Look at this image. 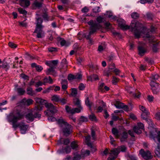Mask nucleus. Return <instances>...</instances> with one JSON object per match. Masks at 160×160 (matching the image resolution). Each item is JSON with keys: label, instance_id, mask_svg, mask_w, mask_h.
<instances>
[{"label": "nucleus", "instance_id": "60", "mask_svg": "<svg viewBox=\"0 0 160 160\" xmlns=\"http://www.w3.org/2000/svg\"><path fill=\"white\" fill-rule=\"evenodd\" d=\"M85 88V86L82 83H81L79 84L78 87L79 89L80 90H83Z\"/></svg>", "mask_w": 160, "mask_h": 160}, {"label": "nucleus", "instance_id": "35", "mask_svg": "<svg viewBox=\"0 0 160 160\" xmlns=\"http://www.w3.org/2000/svg\"><path fill=\"white\" fill-rule=\"evenodd\" d=\"M61 63L63 65V67H64V69H65V70H66L67 68L68 67V65L66 59H63Z\"/></svg>", "mask_w": 160, "mask_h": 160}, {"label": "nucleus", "instance_id": "55", "mask_svg": "<svg viewBox=\"0 0 160 160\" xmlns=\"http://www.w3.org/2000/svg\"><path fill=\"white\" fill-rule=\"evenodd\" d=\"M74 75L72 74H69L68 76V79L69 81H72L74 79H75Z\"/></svg>", "mask_w": 160, "mask_h": 160}, {"label": "nucleus", "instance_id": "31", "mask_svg": "<svg viewBox=\"0 0 160 160\" xmlns=\"http://www.w3.org/2000/svg\"><path fill=\"white\" fill-rule=\"evenodd\" d=\"M66 110L67 112L73 114L74 113V108H71L69 106H66Z\"/></svg>", "mask_w": 160, "mask_h": 160}, {"label": "nucleus", "instance_id": "34", "mask_svg": "<svg viewBox=\"0 0 160 160\" xmlns=\"http://www.w3.org/2000/svg\"><path fill=\"white\" fill-rule=\"evenodd\" d=\"M17 91L18 94L20 95H23L25 92V91L21 88H17Z\"/></svg>", "mask_w": 160, "mask_h": 160}, {"label": "nucleus", "instance_id": "25", "mask_svg": "<svg viewBox=\"0 0 160 160\" xmlns=\"http://www.w3.org/2000/svg\"><path fill=\"white\" fill-rule=\"evenodd\" d=\"M70 141L68 139H66L63 140V139L62 138L60 140L58 141V144H62L63 143L64 145H68Z\"/></svg>", "mask_w": 160, "mask_h": 160}, {"label": "nucleus", "instance_id": "50", "mask_svg": "<svg viewBox=\"0 0 160 160\" xmlns=\"http://www.w3.org/2000/svg\"><path fill=\"white\" fill-rule=\"evenodd\" d=\"M53 86H51L48 88H47V89H46V90H44L43 92V93H48L50 92V90H53Z\"/></svg>", "mask_w": 160, "mask_h": 160}, {"label": "nucleus", "instance_id": "61", "mask_svg": "<svg viewBox=\"0 0 160 160\" xmlns=\"http://www.w3.org/2000/svg\"><path fill=\"white\" fill-rule=\"evenodd\" d=\"M64 151L67 153H69L71 151V149L69 146H67L64 149Z\"/></svg>", "mask_w": 160, "mask_h": 160}, {"label": "nucleus", "instance_id": "62", "mask_svg": "<svg viewBox=\"0 0 160 160\" xmlns=\"http://www.w3.org/2000/svg\"><path fill=\"white\" fill-rule=\"evenodd\" d=\"M8 45L10 47L12 48H15L17 47V45L12 42H9Z\"/></svg>", "mask_w": 160, "mask_h": 160}, {"label": "nucleus", "instance_id": "21", "mask_svg": "<svg viewBox=\"0 0 160 160\" xmlns=\"http://www.w3.org/2000/svg\"><path fill=\"white\" fill-rule=\"evenodd\" d=\"M20 5L22 7H27L30 5V2L28 0H21Z\"/></svg>", "mask_w": 160, "mask_h": 160}, {"label": "nucleus", "instance_id": "38", "mask_svg": "<svg viewBox=\"0 0 160 160\" xmlns=\"http://www.w3.org/2000/svg\"><path fill=\"white\" fill-rule=\"evenodd\" d=\"M74 104L77 106H81L80 105V101L78 98H75L73 99Z\"/></svg>", "mask_w": 160, "mask_h": 160}, {"label": "nucleus", "instance_id": "41", "mask_svg": "<svg viewBox=\"0 0 160 160\" xmlns=\"http://www.w3.org/2000/svg\"><path fill=\"white\" fill-rule=\"evenodd\" d=\"M131 16L134 19H137L139 17V14L137 12H133L132 13Z\"/></svg>", "mask_w": 160, "mask_h": 160}, {"label": "nucleus", "instance_id": "33", "mask_svg": "<svg viewBox=\"0 0 160 160\" xmlns=\"http://www.w3.org/2000/svg\"><path fill=\"white\" fill-rule=\"evenodd\" d=\"M71 95L73 97H76L78 93L77 89L75 88H71Z\"/></svg>", "mask_w": 160, "mask_h": 160}, {"label": "nucleus", "instance_id": "17", "mask_svg": "<svg viewBox=\"0 0 160 160\" xmlns=\"http://www.w3.org/2000/svg\"><path fill=\"white\" fill-rule=\"evenodd\" d=\"M128 133L126 131H124L121 134V136L120 137V141L121 142H123L125 141L128 137Z\"/></svg>", "mask_w": 160, "mask_h": 160}, {"label": "nucleus", "instance_id": "6", "mask_svg": "<svg viewBox=\"0 0 160 160\" xmlns=\"http://www.w3.org/2000/svg\"><path fill=\"white\" fill-rule=\"evenodd\" d=\"M37 104L36 105L34 109L36 111H40L42 109L43 105L45 104V102L46 101L42 99L36 98H35Z\"/></svg>", "mask_w": 160, "mask_h": 160}, {"label": "nucleus", "instance_id": "42", "mask_svg": "<svg viewBox=\"0 0 160 160\" xmlns=\"http://www.w3.org/2000/svg\"><path fill=\"white\" fill-rule=\"evenodd\" d=\"M2 68L3 69H5L7 71L9 68V66L7 62L4 63L3 62L2 64Z\"/></svg>", "mask_w": 160, "mask_h": 160}, {"label": "nucleus", "instance_id": "12", "mask_svg": "<svg viewBox=\"0 0 160 160\" xmlns=\"http://www.w3.org/2000/svg\"><path fill=\"white\" fill-rule=\"evenodd\" d=\"M144 128V125L141 122H138L137 125L135 126L133 128L134 132L138 134H140L142 133V130Z\"/></svg>", "mask_w": 160, "mask_h": 160}, {"label": "nucleus", "instance_id": "14", "mask_svg": "<svg viewBox=\"0 0 160 160\" xmlns=\"http://www.w3.org/2000/svg\"><path fill=\"white\" fill-rule=\"evenodd\" d=\"M139 107V109L142 112L141 115L142 118L143 119H146L147 116L150 114L149 112L144 106L140 105Z\"/></svg>", "mask_w": 160, "mask_h": 160}, {"label": "nucleus", "instance_id": "46", "mask_svg": "<svg viewBox=\"0 0 160 160\" xmlns=\"http://www.w3.org/2000/svg\"><path fill=\"white\" fill-rule=\"evenodd\" d=\"M71 147L72 149H76L78 147L76 142L75 141L72 142L71 143Z\"/></svg>", "mask_w": 160, "mask_h": 160}, {"label": "nucleus", "instance_id": "15", "mask_svg": "<svg viewBox=\"0 0 160 160\" xmlns=\"http://www.w3.org/2000/svg\"><path fill=\"white\" fill-rule=\"evenodd\" d=\"M33 102V101L31 98L27 99L24 98L21 100L20 102V104L25 106H29L32 104Z\"/></svg>", "mask_w": 160, "mask_h": 160}, {"label": "nucleus", "instance_id": "5", "mask_svg": "<svg viewBox=\"0 0 160 160\" xmlns=\"http://www.w3.org/2000/svg\"><path fill=\"white\" fill-rule=\"evenodd\" d=\"M45 105L47 108V110L44 111L45 114L47 116H50V114H54L57 112V110L55 107L51 103L45 102Z\"/></svg>", "mask_w": 160, "mask_h": 160}, {"label": "nucleus", "instance_id": "48", "mask_svg": "<svg viewBox=\"0 0 160 160\" xmlns=\"http://www.w3.org/2000/svg\"><path fill=\"white\" fill-rule=\"evenodd\" d=\"M90 154V152L88 150H86L85 151L82 152L81 155L82 157H85L89 155Z\"/></svg>", "mask_w": 160, "mask_h": 160}, {"label": "nucleus", "instance_id": "32", "mask_svg": "<svg viewBox=\"0 0 160 160\" xmlns=\"http://www.w3.org/2000/svg\"><path fill=\"white\" fill-rule=\"evenodd\" d=\"M60 98L59 96L55 95L53 96L52 97L51 100L53 102H59Z\"/></svg>", "mask_w": 160, "mask_h": 160}, {"label": "nucleus", "instance_id": "51", "mask_svg": "<svg viewBox=\"0 0 160 160\" xmlns=\"http://www.w3.org/2000/svg\"><path fill=\"white\" fill-rule=\"evenodd\" d=\"M118 149L121 151L124 152L126 151L127 148L125 146L122 145L119 147Z\"/></svg>", "mask_w": 160, "mask_h": 160}, {"label": "nucleus", "instance_id": "23", "mask_svg": "<svg viewBox=\"0 0 160 160\" xmlns=\"http://www.w3.org/2000/svg\"><path fill=\"white\" fill-rule=\"evenodd\" d=\"M138 50L139 54L141 56L143 55L146 52V49L142 47H139Z\"/></svg>", "mask_w": 160, "mask_h": 160}, {"label": "nucleus", "instance_id": "7", "mask_svg": "<svg viewBox=\"0 0 160 160\" xmlns=\"http://www.w3.org/2000/svg\"><path fill=\"white\" fill-rule=\"evenodd\" d=\"M88 23L91 25L90 33L96 32L97 29H100L101 27V25L99 24L94 23L92 20H91L88 22Z\"/></svg>", "mask_w": 160, "mask_h": 160}, {"label": "nucleus", "instance_id": "37", "mask_svg": "<svg viewBox=\"0 0 160 160\" xmlns=\"http://www.w3.org/2000/svg\"><path fill=\"white\" fill-rule=\"evenodd\" d=\"M88 145L91 148L92 152H94L96 150L95 146L90 143H88Z\"/></svg>", "mask_w": 160, "mask_h": 160}, {"label": "nucleus", "instance_id": "22", "mask_svg": "<svg viewBox=\"0 0 160 160\" xmlns=\"http://www.w3.org/2000/svg\"><path fill=\"white\" fill-rule=\"evenodd\" d=\"M43 82L44 85H45L46 83H49L52 84L53 82V81L51 78L50 76H49L48 78H45L43 79Z\"/></svg>", "mask_w": 160, "mask_h": 160}, {"label": "nucleus", "instance_id": "36", "mask_svg": "<svg viewBox=\"0 0 160 160\" xmlns=\"http://www.w3.org/2000/svg\"><path fill=\"white\" fill-rule=\"evenodd\" d=\"M95 32H93L91 33H90V31L88 34L87 35L85 36V37L87 39L89 40V42L92 44V40L90 39L91 37V35L93 34L94 33H95Z\"/></svg>", "mask_w": 160, "mask_h": 160}, {"label": "nucleus", "instance_id": "47", "mask_svg": "<svg viewBox=\"0 0 160 160\" xmlns=\"http://www.w3.org/2000/svg\"><path fill=\"white\" fill-rule=\"evenodd\" d=\"M89 118L92 121H95L96 120V118L95 115L92 113L91 115L89 116Z\"/></svg>", "mask_w": 160, "mask_h": 160}, {"label": "nucleus", "instance_id": "49", "mask_svg": "<svg viewBox=\"0 0 160 160\" xmlns=\"http://www.w3.org/2000/svg\"><path fill=\"white\" fill-rule=\"evenodd\" d=\"M44 85L43 82H42L40 81L36 82L35 84V86L36 88H38L39 86H42V85Z\"/></svg>", "mask_w": 160, "mask_h": 160}, {"label": "nucleus", "instance_id": "1", "mask_svg": "<svg viewBox=\"0 0 160 160\" xmlns=\"http://www.w3.org/2000/svg\"><path fill=\"white\" fill-rule=\"evenodd\" d=\"M119 27L122 29L126 30L130 29L132 31L134 32V35L136 38L140 37L142 31L144 30L143 25L138 22L135 23H131L130 26L125 24V21L121 19L118 20Z\"/></svg>", "mask_w": 160, "mask_h": 160}, {"label": "nucleus", "instance_id": "24", "mask_svg": "<svg viewBox=\"0 0 160 160\" xmlns=\"http://www.w3.org/2000/svg\"><path fill=\"white\" fill-rule=\"evenodd\" d=\"M114 105L118 108H122L124 107V104L119 101H116L114 104Z\"/></svg>", "mask_w": 160, "mask_h": 160}, {"label": "nucleus", "instance_id": "58", "mask_svg": "<svg viewBox=\"0 0 160 160\" xmlns=\"http://www.w3.org/2000/svg\"><path fill=\"white\" fill-rule=\"evenodd\" d=\"M53 114H49L50 116H48L49 117L48 118V120L49 121H54L56 120L55 118L52 117V115H53Z\"/></svg>", "mask_w": 160, "mask_h": 160}, {"label": "nucleus", "instance_id": "20", "mask_svg": "<svg viewBox=\"0 0 160 160\" xmlns=\"http://www.w3.org/2000/svg\"><path fill=\"white\" fill-rule=\"evenodd\" d=\"M27 94L28 95L33 96L36 94V93L33 90L32 88L30 87H28L27 88Z\"/></svg>", "mask_w": 160, "mask_h": 160}, {"label": "nucleus", "instance_id": "13", "mask_svg": "<svg viewBox=\"0 0 160 160\" xmlns=\"http://www.w3.org/2000/svg\"><path fill=\"white\" fill-rule=\"evenodd\" d=\"M119 153V151L117 149L112 150L109 153L110 157L108 158V160H114L117 157Z\"/></svg>", "mask_w": 160, "mask_h": 160}, {"label": "nucleus", "instance_id": "59", "mask_svg": "<svg viewBox=\"0 0 160 160\" xmlns=\"http://www.w3.org/2000/svg\"><path fill=\"white\" fill-rule=\"evenodd\" d=\"M75 79L77 80H80L81 79L82 77V75L80 74H78L76 75H74Z\"/></svg>", "mask_w": 160, "mask_h": 160}, {"label": "nucleus", "instance_id": "54", "mask_svg": "<svg viewBox=\"0 0 160 160\" xmlns=\"http://www.w3.org/2000/svg\"><path fill=\"white\" fill-rule=\"evenodd\" d=\"M78 108H74V113L75 112L78 113L80 112L81 110L82 109V108L81 106H78Z\"/></svg>", "mask_w": 160, "mask_h": 160}, {"label": "nucleus", "instance_id": "10", "mask_svg": "<svg viewBox=\"0 0 160 160\" xmlns=\"http://www.w3.org/2000/svg\"><path fill=\"white\" fill-rule=\"evenodd\" d=\"M16 126H17L14 128H16L19 127L20 128L21 133L22 134L25 133L28 128V125H25V123L23 122L18 123L17 124H16Z\"/></svg>", "mask_w": 160, "mask_h": 160}, {"label": "nucleus", "instance_id": "19", "mask_svg": "<svg viewBox=\"0 0 160 160\" xmlns=\"http://www.w3.org/2000/svg\"><path fill=\"white\" fill-rule=\"evenodd\" d=\"M112 68H111V66L109 67L108 70H105L103 72V75L104 76L107 77H109V75L112 74Z\"/></svg>", "mask_w": 160, "mask_h": 160}, {"label": "nucleus", "instance_id": "11", "mask_svg": "<svg viewBox=\"0 0 160 160\" xmlns=\"http://www.w3.org/2000/svg\"><path fill=\"white\" fill-rule=\"evenodd\" d=\"M150 86L152 92L154 94H157L159 92L160 88L158 83L152 82H150Z\"/></svg>", "mask_w": 160, "mask_h": 160}, {"label": "nucleus", "instance_id": "3", "mask_svg": "<svg viewBox=\"0 0 160 160\" xmlns=\"http://www.w3.org/2000/svg\"><path fill=\"white\" fill-rule=\"evenodd\" d=\"M57 122L59 126L62 127V131L64 135L68 136L72 132V126L68 123L62 118H60L57 120Z\"/></svg>", "mask_w": 160, "mask_h": 160}, {"label": "nucleus", "instance_id": "53", "mask_svg": "<svg viewBox=\"0 0 160 160\" xmlns=\"http://www.w3.org/2000/svg\"><path fill=\"white\" fill-rule=\"evenodd\" d=\"M79 121L80 122H87L88 121V119L86 118L83 116H82L79 118Z\"/></svg>", "mask_w": 160, "mask_h": 160}, {"label": "nucleus", "instance_id": "9", "mask_svg": "<svg viewBox=\"0 0 160 160\" xmlns=\"http://www.w3.org/2000/svg\"><path fill=\"white\" fill-rule=\"evenodd\" d=\"M41 117V114L38 113H36L33 115L32 113H30L27 114L26 116V118L28 120L27 122H32L34 118H39Z\"/></svg>", "mask_w": 160, "mask_h": 160}, {"label": "nucleus", "instance_id": "8", "mask_svg": "<svg viewBox=\"0 0 160 160\" xmlns=\"http://www.w3.org/2000/svg\"><path fill=\"white\" fill-rule=\"evenodd\" d=\"M140 154L142 157L146 160H148L152 158V156L151 155L150 152L149 151L145 152L143 149H142L139 151Z\"/></svg>", "mask_w": 160, "mask_h": 160}, {"label": "nucleus", "instance_id": "30", "mask_svg": "<svg viewBox=\"0 0 160 160\" xmlns=\"http://www.w3.org/2000/svg\"><path fill=\"white\" fill-rule=\"evenodd\" d=\"M99 103L101 104L102 105V107H98L97 109L98 112H101L103 110V108H104L105 106V103H104V102L102 101H100L99 102Z\"/></svg>", "mask_w": 160, "mask_h": 160}, {"label": "nucleus", "instance_id": "4", "mask_svg": "<svg viewBox=\"0 0 160 160\" xmlns=\"http://www.w3.org/2000/svg\"><path fill=\"white\" fill-rule=\"evenodd\" d=\"M36 28L34 33H37V37L38 38H41L44 36V33L42 29L43 26L42 25V19L39 18L37 19Z\"/></svg>", "mask_w": 160, "mask_h": 160}, {"label": "nucleus", "instance_id": "18", "mask_svg": "<svg viewBox=\"0 0 160 160\" xmlns=\"http://www.w3.org/2000/svg\"><path fill=\"white\" fill-rule=\"evenodd\" d=\"M55 68H50L46 71V74L47 75L51 74L53 76H56L57 75V73L55 70Z\"/></svg>", "mask_w": 160, "mask_h": 160}, {"label": "nucleus", "instance_id": "26", "mask_svg": "<svg viewBox=\"0 0 160 160\" xmlns=\"http://www.w3.org/2000/svg\"><path fill=\"white\" fill-rule=\"evenodd\" d=\"M153 42L155 43L153 44L152 50L153 52H156L158 51L159 47L158 43H156L155 41H153Z\"/></svg>", "mask_w": 160, "mask_h": 160}, {"label": "nucleus", "instance_id": "52", "mask_svg": "<svg viewBox=\"0 0 160 160\" xmlns=\"http://www.w3.org/2000/svg\"><path fill=\"white\" fill-rule=\"evenodd\" d=\"M147 118L146 119H145L146 121L148 122V124L150 126H152L153 124V123L152 122V121L149 118H147Z\"/></svg>", "mask_w": 160, "mask_h": 160}, {"label": "nucleus", "instance_id": "29", "mask_svg": "<svg viewBox=\"0 0 160 160\" xmlns=\"http://www.w3.org/2000/svg\"><path fill=\"white\" fill-rule=\"evenodd\" d=\"M159 78V76L157 74H152L151 77V82H155L156 80L158 79Z\"/></svg>", "mask_w": 160, "mask_h": 160}, {"label": "nucleus", "instance_id": "63", "mask_svg": "<svg viewBox=\"0 0 160 160\" xmlns=\"http://www.w3.org/2000/svg\"><path fill=\"white\" fill-rule=\"evenodd\" d=\"M141 94L140 92H138L137 93H135L132 94L133 96L135 98H139Z\"/></svg>", "mask_w": 160, "mask_h": 160}, {"label": "nucleus", "instance_id": "40", "mask_svg": "<svg viewBox=\"0 0 160 160\" xmlns=\"http://www.w3.org/2000/svg\"><path fill=\"white\" fill-rule=\"evenodd\" d=\"M18 11L20 14H23V15H26L27 12L25 9L21 8H18Z\"/></svg>", "mask_w": 160, "mask_h": 160}, {"label": "nucleus", "instance_id": "2", "mask_svg": "<svg viewBox=\"0 0 160 160\" xmlns=\"http://www.w3.org/2000/svg\"><path fill=\"white\" fill-rule=\"evenodd\" d=\"M24 118V114L20 111H15L13 113H10L8 117V121L12 123V127L15 128L17 126L16 124L18 121L21 120Z\"/></svg>", "mask_w": 160, "mask_h": 160}, {"label": "nucleus", "instance_id": "64", "mask_svg": "<svg viewBox=\"0 0 160 160\" xmlns=\"http://www.w3.org/2000/svg\"><path fill=\"white\" fill-rule=\"evenodd\" d=\"M81 156L79 155H75L73 157L72 160H80L81 159Z\"/></svg>", "mask_w": 160, "mask_h": 160}, {"label": "nucleus", "instance_id": "56", "mask_svg": "<svg viewBox=\"0 0 160 160\" xmlns=\"http://www.w3.org/2000/svg\"><path fill=\"white\" fill-rule=\"evenodd\" d=\"M104 18L101 17V16L98 17L97 18V21L99 23H100L103 22Z\"/></svg>", "mask_w": 160, "mask_h": 160}, {"label": "nucleus", "instance_id": "43", "mask_svg": "<svg viewBox=\"0 0 160 160\" xmlns=\"http://www.w3.org/2000/svg\"><path fill=\"white\" fill-rule=\"evenodd\" d=\"M42 3L39 2L37 1L35 2L33 4V6L38 8L41 7L42 6Z\"/></svg>", "mask_w": 160, "mask_h": 160}, {"label": "nucleus", "instance_id": "39", "mask_svg": "<svg viewBox=\"0 0 160 160\" xmlns=\"http://www.w3.org/2000/svg\"><path fill=\"white\" fill-rule=\"evenodd\" d=\"M119 80V79L118 78L116 77L115 76H112V82L113 84H116Z\"/></svg>", "mask_w": 160, "mask_h": 160}, {"label": "nucleus", "instance_id": "16", "mask_svg": "<svg viewBox=\"0 0 160 160\" xmlns=\"http://www.w3.org/2000/svg\"><path fill=\"white\" fill-rule=\"evenodd\" d=\"M58 61L57 60H53L50 61L49 62L47 63V64L50 68H56L57 66Z\"/></svg>", "mask_w": 160, "mask_h": 160}, {"label": "nucleus", "instance_id": "44", "mask_svg": "<svg viewBox=\"0 0 160 160\" xmlns=\"http://www.w3.org/2000/svg\"><path fill=\"white\" fill-rule=\"evenodd\" d=\"M154 0H140V2L142 4H144L146 3H152Z\"/></svg>", "mask_w": 160, "mask_h": 160}, {"label": "nucleus", "instance_id": "28", "mask_svg": "<svg viewBox=\"0 0 160 160\" xmlns=\"http://www.w3.org/2000/svg\"><path fill=\"white\" fill-rule=\"evenodd\" d=\"M112 132L116 138H119V136L118 134V132L116 128H113L112 129Z\"/></svg>", "mask_w": 160, "mask_h": 160}, {"label": "nucleus", "instance_id": "45", "mask_svg": "<svg viewBox=\"0 0 160 160\" xmlns=\"http://www.w3.org/2000/svg\"><path fill=\"white\" fill-rule=\"evenodd\" d=\"M107 15L108 16V18H111L112 19H115L116 18V17L113 16L112 13L110 12H107Z\"/></svg>", "mask_w": 160, "mask_h": 160}, {"label": "nucleus", "instance_id": "27", "mask_svg": "<svg viewBox=\"0 0 160 160\" xmlns=\"http://www.w3.org/2000/svg\"><path fill=\"white\" fill-rule=\"evenodd\" d=\"M73 49L71 51L70 53V55H72L74 53H76L78 49V47L77 46V45L74 44L73 46Z\"/></svg>", "mask_w": 160, "mask_h": 160}, {"label": "nucleus", "instance_id": "57", "mask_svg": "<svg viewBox=\"0 0 160 160\" xmlns=\"http://www.w3.org/2000/svg\"><path fill=\"white\" fill-rule=\"evenodd\" d=\"M155 118L158 120H160V112H158L155 113Z\"/></svg>", "mask_w": 160, "mask_h": 160}]
</instances>
